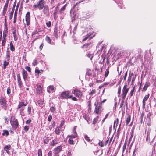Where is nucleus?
I'll list each match as a JSON object with an SVG mask.
<instances>
[{
  "label": "nucleus",
  "mask_w": 156,
  "mask_h": 156,
  "mask_svg": "<svg viewBox=\"0 0 156 156\" xmlns=\"http://www.w3.org/2000/svg\"><path fill=\"white\" fill-rule=\"evenodd\" d=\"M7 102L6 99L4 97H1L0 98V104L2 106V108H4L5 110H6L7 106Z\"/></svg>",
  "instance_id": "4"
},
{
  "label": "nucleus",
  "mask_w": 156,
  "mask_h": 156,
  "mask_svg": "<svg viewBox=\"0 0 156 156\" xmlns=\"http://www.w3.org/2000/svg\"><path fill=\"white\" fill-rule=\"evenodd\" d=\"M73 135L72 134V135H68V137H69L70 138H71V139L72 138H75L77 137V134L76 132V131H75V129H74L73 130Z\"/></svg>",
  "instance_id": "17"
},
{
  "label": "nucleus",
  "mask_w": 156,
  "mask_h": 156,
  "mask_svg": "<svg viewBox=\"0 0 156 156\" xmlns=\"http://www.w3.org/2000/svg\"><path fill=\"white\" fill-rule=\"evenodd\" d=\"M7 8H4L3 10L2 15L4 16H5V14L6 13V12L7 10Z\"/></svg>",
  "instance_id": "40"
},
{
  "label": "nucleus",
  "mask_w": 156,
  "mask_h": 156,
  "mask_svg": "<svg viewBox=\"0 0 156 156\" xmlns=\"http://www.w3.org/2000/svg\"><path fill=\"white\" fill-rule=\"evenodd\" d=\"M46 24L47 26L48 27H50L51 26V21H49L47 23H46Z\"/></svg>",
  "instance_id": "52"
},
{
  "label": "nucleus",
  "mask_w": 156,
  "mask_h": 156,
  "mask_svg": "<svg viewBox=\"0 0 156 156\" xmlns=\"http://www.w3.org/2000/svg\"><path fill=\"white\" fill-rule=\"evenodd\" d=\"M9 1V0H6V2L4 5V8L7 9Z\"/></svg>",
  "instance_id": "44"
},
{
  "label": "nucleus",
  "mask_w": 156,
  "mask_h": 156,
  "mask_svg": "<svg viewBox=\"0 0 156 156\" xmlns=\"http://www.w3.org/2000/svg\"><path fill=\"white\" fill-rule=\"evenodd\" d=\"M29 129V128L27 126H25L24 127V130L26 131H27Z\"/></svg>",
  "instance_id": "51"
},
{
  "label": "nucleus",
  "mask_w": 156,
  "mask_h": 156,
  "mask_svg": "<svg viewBox=\"0 0 156 156\" xmlns=\"http://www.w3.org/2000/svg\"><path fill=\"white\" fill-rule=\"evenodd\" d=\"M66 4L63 7H62L60 10V13H62V11H64L66 7Z\"/></svg>",
  "instance_id": "39"
},
{
  "label": "nucleus",
  "mask_w": 156,
  "mask_h": 156,
  "mask_svg": "<svg viewBox=\"0 0 156 156\" xmlns=\"http://www.w3.org/2000/svg\"><path fill=\"white\" fill-rule=\"evenodd\" d=\"M43 72V70H39L38 69H36L35 73H37L38 74L42 73Z\"/></svg>",
  "instance_id": "35"
},
{
  "label": "nucleus",
  "mask_w": 156,
  "mask_h": 156,
  "mask_svg": "<svg viewBox=\"0 0 156 156\" xmlns=\"http://www.w3.org/2000/svg\"><path fill=\"white\" fill-rule=\"evenodd\" d=\"M44 100L43 99H40L38 101V103L39 104L41 105H42L44 104Z\"/></svg>",
  "instance_id": "37"
},
{
  "label": "nucleus",
  "mask_w": 156,
  "mask_h": 156,
  "mask_svg": "<svg viewBox=\"0 0 156 156\" xmlns=\"http://www.w3.org/2000/svg\"><path fill=\"white\" fill-rule=\"evenodd\" d=\"M61 96L62 97L65 98H71L72 97V95H70L68 91H66L63 92Z\"/></svg>",
  "instance_id": "9"
},
{
  "label": "nucleus",
  "mask_w": 156,
  "mask_h": 156,
  "mask_svg": "<svg viewBox=\"0 0 156 156\" xmlns=\"http://www.w3.org/2000/svg\"><path fill=\"white\" fill-rule=\"evenodd\" d=\"M52 119V117L51 115H50L48 118V120L49 122H50Z\"/></svg>",
  "instance_id": "56"
},
{
  "label": "nucleus",
  "mask_w": 156,
  "mask_h": 156,
  "mask_svg": "<svg viewBox=\"0 0 156 156\" xmlns=\"http://www.w3.org/2000/svg\"><path fill=\"white\" fill-rule=\"evenodd\" d=\"M36 91L37 94H41L43 92L42 88L41 85L39 84H37L36 85Z\"/></svg>",
  "instance_id": "8"
},
{
  "label": "nucleus",
  "mask_w": 156,
  "mask_h": 156,
  "mask_svg": "<svg viewBox=\"0 0 156 156\" xmlns=\"http://www.w3.org/2000/svg\"><path fill=\"white\" fill-rule=\"evenodd\" d=\"M13 35L14 39L15 41H16L17 40L18 38L16 34H15Z\"/></svg>",
  "instance_id": "55"
},
{
  "label": "nucleus",
  "mask_w": 156,
  "mask_h": 156,
  "mask_svg": "<svg viewBox=\"0 0 156 156\" xmlns=\"http://www.w3.org/2000/svg\"><path fill=\"white\" fill-rule=\"evenodd\" d=\"M58 143V141L56 140H53L51 142V145L52 146H55Z\"/></svg>",
  "instance_id": "26"
},
{
  "label": "nucleus",
  "mask_w": 156,
  "mask_h": 156,
  "mask_svg": "<svg viewBox=\"0 0 156 156\" xmlns=\"http://www.w3.org/2000/svg\"><path fill=\"white\" fill-rule=\"evenodd\" d=\"M38 156H42V152L41 149H39L38 151Z\"/></svg>",
  "instance_id": "43"
},
{
  "label": "nucleus",
  "mask_w": 156,
  "mask_h": 156,
  "mask_svg": "<svg viewBox=\"0 0 156 156\" xmlns=\"http://www.w3.org/2000/svg\"><path fill=\"white\" fill-rule=\"evenodd\" d=\"M150 130H148L147 131V137L146 138V140L147 141L148 139H149L150 138Z\"/></svg>",
  "instance_id": "38"
},
{
  "label": "nucleus",
  "mask_w": 156,
  "mask_h": 156,
  "mask_svg": "<svg viewBox=\"0 0 156 156\" xmlns=\"http://www.w3.org/2000/svg\"><path fill=\"white\" fill-rule=\"evenodd\" d=\"M62 149V146H59L57 147L55 149V153L58 154L60 152Z\"/></svg>",
  "instance_id": "18"
},
{
  "label": "nucleus",
  "mask_w": 156,
  "mask_h": 156,
  "mask_svg": "<svg viewBox=\"0 0 156 156\" xmlns=\"http://www.w3.org/2000/svg\"><path fill=\"white\" fill-rule=\"evenodd\" d=\"M6 56L8 57L7 60L8 61L9 59V57H10L9 54V51H8V52H7L6 53Z\"/></svg>",
  "instance_id": "59"
},
{
  "label": "nucleus",
  "mask_w": 156,
  "mask_h": 156,
  "mask_svg": "<svg viewBox=\"0 0 156 156\" xmlns=\"http://www.w3.org/2000/svg\"><path fill=\"white\" fill-rule=\"evenodd\" d=\"M14 9H12V10L11 12L10 13L9 17L10 20H11L12 18L13 15V13H14Z\"/></svg>",
  "instance_id": "31"
},
{
  "label": "nucleus",
  "mask_w": 156,
  "mask_h": 156,
  "mask_svg": "<svg viewBox=\"0 0 156 156\" xmlns=\"http://www.w3.org/2000/svg\"><path fill=\"white\" fill-rule=\"evenodd\" d=\"M124 100L125 99H123V98H122V102L120 104V107H122L123 104L124 103Z\"/></svg>",
  "instance_id": "61"
},
{
  "label": "nucleus",
  "mask_w": 156,
  "mask_h": 156,
  "mask_svg": "<svg viewBox=\"0 0 156 156\" xmlns=\"http://www.w3.org/2000/svg\"><path fill=\"white\" fill-rule=\"evenodd\" d=\"M85 140L88 142H90V139L89 138V137H88V136L87 135H86L85 136Z\"/></svg>",
  "instance_id": "47"
},
{
  "label": "nucleus",
  "mask_w": 156,
  "mask_h": 156,
  "mask_svg": "<svg viewBox=\"0 0 156 156\" xmlns=\"http://www.w3.org/2000/svg\"><path fill=\"white\" fill-rule=\"evenodd\" d=\"M27 112L29 114L31 112V108L30 106H28L27 108Z\"/></svg>",
  "instance_id": "50"
},
{
  "label": "nucleus",
  "mask_w": 156,
  "mask_h": 156,
  "mask_svg": "<svg viewBox=\"0 0 156 156\" xmlns=\"http://www.w3.org/2000/svg\"><path fill=\"white\" fill-rule=\"evenodd\" d=\"M96 92V90L95 89H94L92 90L91 92L89 93V94L90 96L93 95L94 94H95Z\"/></svg>",
  "instance_id": "34"
},
{
  "label": "nucleus",
  "mask_w": 156,
  "mask_h": 156,
  "mask_svg": "<svg viewBox=\"0 0 156 156\" xmlns=\"http://www.w3.org/2000/svg\"><path fill=\"white\" fill-rule=\"evenodd\" d=\"M98 145L102 147H103L104 146V144H103L102 141L99 142L98 143Z\"/></svg>",
  "instance_id": "58"
},
{
  "label": "nucleus",
  "mask_w": 156,
  "mask_h": 156,
  "mask_svg": "<svg viewBox=\"0 0 156 156\" xmlns=\"http://www.w3.org/2000/svg\"><path fill=\"white\" fill-rule=\"evenodd\" d=\"M7 30L4 31L3 33V39H6Z\"/></svg>",
  "instance_id": "29"
},
{
  "label": "nucleus",
  "mask_w": 156,
  "mask_h": 156,
  "mask_svg": "<svg viewBox=\"0 0 156 156\" xmlns=\"http://www.w3.org/2000/svg\"><path fill=\"white\" fill-rule=\"evenodd\" d=\"M45 4V0H39L37 4L33 5V8L34 9L38 8L39 10H41L44 7Z\"/></svg>",
  "instance_id": "1"
},
{
  "label": "nucleus",
  "mask_w": 156,
  "mask_h": 156,
  "mask_svg": "<svg viewBox=\"0 0 156 156\" xmlns=\"http://www.w3.org/2000/svg\"><path fill=\"white\" fill-rule=\"evenodd\" d=\"M127 72H126L125 73V75L123 77V78H124V80H126V76H127Z\"/></svg>",
  "instance_id": "63"
},
{
  "label": "nucleus",
  "mask_w": 156,
  "mask_h": 156,
  "mask_svg": "<svg viewBox=\"0 0 156 156\" xmlns=\"http://www.w3.org/2000/svg\"><path fill=\"white\" fill-rule=\"evenodd\" d=\"M109 73V69L108 67L106 69L105 72V76L107 77Z\"/></svg>",
  "instance_id": "30"
},
{
  "label": "nucleus",
  "mask_w": 156,
  "mask_h": 156,
  "mask_svg": "<svg viewBox=\"0 0 156 156\" xmlns=\"http://www.w3.org/2000/svg\"><path fill=\"white\" fill-rule=\"evenodd\" d=\"M98 116H97L94 118V120H93V124H95L97 123V121H98Z\"/></svg>",
  "instance_id": "41"
},
{
  "label": "nucleus",
  "mask_w": 156,
  "mask_h": 156,
  "mask_svg": "<svg viewBox=\"0 0 156 156\" xmlns=\"http://www.w3.org/2000/svg\"><path fill=\"white\" fill-rule=\"evenodd\" d=\"M135 87H133V89H132V90H131L130 93V97H131L133 95V93L134 92V90H135Z\"/></svg>",
  "instance_id": "42"
},
{
  "label": "nucleus",
  "mask_w": 156,
  "mask_h": 156,
  "mask_svg": "<svg viewBox=\"0 0 156 156\" xmlns=\"http://www.w3.org/2000/svg\"><path fill=\"white\" fill-rule=\"evenodd\" d=\"M94 105L96 106L94 111V112L98 114H100L101 112L100 109L101 107L98 105H96V103H95Z\"/></svg>",
  "instance_id": "12"
},
{
  "label": "nucleus",
  "mask_w": 156,
  "mask_h": 156,
  "mask_svg": "<svg viewBox=\"0 0 156 156\" xmlns=\"http://www.w3.org/2000/svg\"><path fill=\"white\" fill-rule=\"evenodd\" d=\"M90 34L89 35L88 34L87 35L86 37L83 40V41H86L87 39H88V38L90 36Z\"/></svg>",
  "instance_id": "60"
},
{
  "label": "nucleus",
  "mask_w": 156,
  "mask_h": 156,
  "mask_svg": "<svg viewBox=\"0 0 156 156\" xmlns=\"http://www.w3.org/2000/svg\"><path fill=\"white\" fill-rule=\"evenodd\" d=\"M129 89L127 87V85L125 84L122 90V98L125 99L126 96L128 92Z\"/></svg>",
  "instance_id": "5"
},
{
  "label": "nucleus",
  "mask_w": 156,
  "mask_h": 156,
  "mask_svg": "<svg viewBox=\"0 0 156 156\" xmlns=\"http://www.w3.org/2000/svg\"><path fill=\"white\" fill-rule=\"evenodd\" d=\"M60 129H58V128H57L55 130V133L56 134L59 135L60 133Z\"/></svg>",
  "instance_id": "46"
},
{
  "label": "nucleus",
  "mask_w": 156,
  "mask_h": 156,
  "mask_svg": "<svg viewBox=\"0 0 156 156\" xmlns=\"http://www.w3.org/2000/svg\"><path fill=\"white\" fill-rule=\"evenodd\" d=\"M68 142L70 144L74 145V144L73 140L71 138H69L68 141Z\"/></svg>",
  "instance_id": "32"
},
{
  "label": "nucleus",
  "mask_w": 156,
  "mask_h": 156,
  "mask_svg": "<svg viewBox=\"0 0 156 156\" xmlns=\"http://www.w3.org/2000/svg\"><path fill=\"white\" fill-rule=\"evenodd\" d=\"M9 62H7L6 61H4L3 63V68L4 69H6L7 66L9 65Z\"/></svg>",
  "instance_id": "24"
},
{
  "label": "nucleus",
  "mask_w": 156,
  "mask_h": 156,
  "mask_svg": "<svg viewBox=\"0 0 156 156\" xmlns=\"http://www.w3.org/2000/svg\"><path fill=\"white\" fill-rule=\"evenodd\" d=\"M31 122V120L29 119L27 120L26 122V123L27 124H29Z\"/></svg>",
  "instance_id": "62"
},
{
  "label": "nucleus",
  "mask_w": 156,
  "mask_h": 156,
  "mask_svg": "<svg viewBox=\"0 0 156 156\" xmlns=\"http://www.w3.org/2000/svg\"><path fill=\"white\" fill-rule=\"evenodd\" d=\"M9 134V132L8 131L6 130H3V133H2V135L3 136L6 135L7 136Z\"/></svg>",
  "instance_id": "28"
},
{
  "label": "nucleus",
  "mask_w": 156,
  "mask_h": 156,
  "mask_svg": "<svg viewBox=\"0 0 156 156\" xmlns=\"http://www.w3.org/2000/svg\"><path fill=\"white\" fill-rule=\"evenodd\" d=\"M17 16V12H16V11H15V12L14 17L13 23H15L16 21Z\"/></svg>",
  "instance_id": "27"
},
{
  "label": "nucleus",
  "mask_w": 156,
  "mask_h": 156,
  "mask_svg": "<svg viewBox=\"0 0 156 156\" xmlns=\"http://www.w3.org/2000/svg\"><path fill=\"white\" fill-rule=\"evenodd\" d=\"M11 92V89L9 87H8L7 90V93L8 95L10 94Z\"/></svg>",
  "instance_id": "48"
},
{
  "label": "nucleus",
  "mask_w": 156,
  "mask_h": 156,
  "mask_svg": "<svg viewBox=\"0 0 156 156\" xmlns=\"http://www.w3.org/2000/svg\"><path fill=\"white\" fill-rule=\"evenodd\" d=\"M87 56L89 58H90V59L91 60H92V58H93V54H92L90 53H88L87 55Z\"/></svg>",
  "instance_id": "33"
},
{
  "label": "nucleus",
  "mask_w": 156,
  "mask_h": 156,
  "mask_svg": "<svg viewBox=\"0 0 156 156\" xmlns=\"http://www.w3.org/2000/svg\"><path fill=\"white\" fill-rule=\"evenodd\" d=\"M17 80L18 83L19 87L21 88L22 84V82L21 81V77L20 75L19 74H18L17 75Z\"/></svg>",
  "instance_id": "15"
},
{
  "label": "nucleus",
  "mask_w": 156,
  "mask_h": 156,
  "mask_svg": "<svg viewBox=\"0 0 156 156\" xmlns=\"http://www.w3.org/2000/svg\"><path fill=\"white\" fill-rule=\"evenodd\" d=\"M55 108L53 106L51 107L50 108V111L51 113H54L55 112Z\"/></svg>",
  "instance_id": "36"
},
{
  "label": "nucleus",
  "mask_w": 156,
  "mask_h": 156,
  "mask_svg": "<svg viewBox=\"0 0 156 156\" xmlns=\"http://www.w3.org/2000/svg\"><path fill=\"white\" fill-rule=\"evenodd\" d=\"M45 40L49 43H51V39L48 36H46L45 38Z\"/></svg>",
  "instance_id": "25"
},
{
  "label": "nucleus",
  "mask_w": 156,
  "mask_h": 156,
  "mask_svg": "<svg viewBox=\"0 0 156 156\" xmlns=\"http://www.w3.org/2000/svg\"><path fill=\"white\" fill-rule=\"evenodd\" d=\"M87 103L88 106L89 107V108L90 109L91 107V103L90 101V100L89 101H88Z\"/></svg>",
  "instance_id": "57"
},
{
  "label": "nucleus",
  "mask_w": 156,
  "mask_h": 156,
  "mask_svg": "<svg viewBox=\"0 0 156 156\" xmlns=\"http://www.w3.org/2000/svg\"><path fill=\"white\" fill-rule=\"evenodd\" d=\"M149 97V94L146 95L143 100V108H145V101L148 99Z\"/></svg>",
  "instance_id": "13"
},
{
  "label": "nucleus",
  "mask_w": 156,
  "mask_h": 156,
  "mask_svg": "<svg viewBox=\"0 0 156 156\" xmlns=\"http://www.w3.org/2000/svg\"><path fill=\"white\" fill-rule=\"evenodd\" d=\"M92 43L91 42L87 43L83 45L82 47V48H83L84 51H86L92 46Z\"/></svg>",
  "instance_id": "10"
},
{
  "label": "nucleus",
  "mask_w": 156,
  "mask_h": 156,
  "mask_svg": "<svg viewBox=\"0 0 156 156\" xmlns=\"http://www.w3.org/2000/svg\"><path fill=\"white\" fill-rule=\"evenodd\" d=\"M131 120V116L130 115H129L127 118L126 120V126H127L130 122Z\"/></svg>",
  "instance_id": "22"
},
{
  "label": "nucleus",
  "mask_w": 156,
  "mask_h": 156,
  "mask_svg": "<svg viewBox=\"0 0 156 156\" xmlns=\"http://www.w3.org/2000/svg\"><path fill=\"white\" fill-rule=\"evenodd\" d=\"M150 83L148 82H146V83L145 84L143 89L144 91H145L147 90V87L149 86L150 85Z\"/></svg>",
  "instance_id": "21"
},
{
  "label": "nucleus",
  "mask_w": 156,
  "mask_h": 156,
  "mask_svg": "<svg viewBox=\"0 0 156 156\" xmlns=\"http://www.w3.org/2000/svg\"><path fill=\"white\" fill-rule=\"evenodd\" d=\"M10 49L12 51H14L15 50V48L13 45L12 42H10Z\"/></svg>",
  "instance_id": "23"
},
{
  "label": "nucleus",
  "mask_w": 156,
  "mask_h": 156,
  "mask_svg": "<svg viewBox=\"0 0 156 156\" xmlns=\"http://www.w3.org/2000/svg\"><path fill=\"white\" fill-rule=\"evenodd\" d=\"M43 9V14L47 16H48L49 14L48 6V5H45Z\"/></svg>",
  "instance_id": "7"
},
{
  "label": "nucleus",
  "mask_w": 156,
  "mask_h": 156,
  "mask_svg": "<svg viewBox=\"0 0 156 156\" xmlns=\"http://www.w3.org/2000/svg\"><path fill=\"white\" fill-rule=\"evenodd\" d=\"M22 75L24 81L26 80L27 78V73L26 71L23 69L22 72Z\"/></svg>",
  "instance_id": "14"
},
{
  "label": "nucleus",
  "mask_w": 156,
  "mask_h": 156,
  "mask_svg": "<svg viewBox=\"0 0 156 156\" xmlns=\"http://www.w3.org/2000/svg\"><path fill=\"white\" fill-rule=\"evenodd\" d=\"M6 39H3L2 40V46L5 45L6 42Z\"/></svg>",
  "instance_id": "49"
},
{
  "label": "nucleus",
  "mask_w": 156,
  "mask_h": 156,
  "mask_svg": "<svg viewBox=\"0 0 156 156\" xmlns=\"http://www.w3.org/2000/svg\"><path fill=\"white\" fill-rule=\"evenodd\" d=\"M59 33V32L58 31L57 28H55L54 29V36L56 38H57L58 33Z\"/></svg>",
  "instance_id": "19"
},
{
  "label": "nucleus",
  "mask_w": 156,
  "mask_h": 156,
  "mask_svg": "<svg viewBox=\"0 0 156 156\" xmlns=\"http://www.w3.org/2000/svg\"><path fill=\"white\" fill-rule=\"evenodd\" d=\"M73 93L76 97H78L79 98H81L82 96V93L80 90H74Z\"/></svg>",
  "instance_id": "6"
},
{
  "label": "nucleus",
  "mask_w": 156,
  "mask_h": 156,
  "mask_svg": "<svg viewBox=\"0 0 156 156\" xmlns=\"http://www.w3.org/2000/svg\"><path fill=\"white\" fill-rule=\"evenodd\" d=\"M90 72L91 71L90 69H87L86 72V74L88 76H90L91 75Z\"/></svg>",
  "instance_id": "45"
},
{
  "label": "nucleus",
  "mask_w": 156,
  "mask_h": 156,
  "mask_svg": "<svg viewBox=\"0 0 156 156\" xmlns=\"http://www.w3.org/2000/svg\"><path fill=\"white\" fill-rule=\"evenodd\" d=\"M11 147V145L9 144L5 145L4 147V149L6 151V153L8 154H10L9 150L10 149Z\"/></svg>",
  "instance_id": "16"
},
{
  "label": "nucleus",
  "mask_w": 156,
  "mask_h": 156,
  "mask_svg": "<svg viewBox=\"0 0 156 156\" xmlns=\"http://www.w3.org/2000/svg\"><path fill=\"white\" fill-rule=\"evenodd\" d=\"M25 69L27 70L28 72H31V68L28 66L25 67Z\"/></svg>",
  "instance_id": "54"
},
{
  "label": "nucleus",
  "mask_w": 156,
  "mask_h": 156,
  "mask_svg": "<svg viewBox=\"0 0 156 156\" xmlns=\"http://www.w3.org/2000/svg\"><path fill=\"white\" fill-rule=\"evenodd\" d=\"M25 17L27 25L28 26L30 24V13L29 12L27 13Z\"/></svg>",
  "instance_id": "11"
},
{
  "label": "nucleus",
  "mask_w": 156,
  "mask_h": 156,
  "mask_svg": "<svg viewBox=\"0 0 156 156\" xmlns=\"http://www.w3.org/2000/svg\"><path fill=\"white\" fill-rule=\"evenodd\" d=\"M37 64V61L35 59L34 60L32 63V65L34 66H35Z\"/></svg>",
  "instance_id": "53"
},
{
  "label": "nucleus",
  "mask_w": 156,
  "mask_h": 156,
  "mask_svg": "<svg viewBox=\"0 0 156 156\" xmlns=\"http://www.w3.org/2000/svg\"><path fill=\"white\" fill-rule=\"evenodd\" d=\"M10 122L13 128L16 129L18 127L19 123L17 120L13 116H12L10 120Z\"/></svg>",
  "instance_id": "3"
},
{
  "label": "nucleus",
  "mask_w": 156,
  "mask_h": 156,
  "mask_svg": "<svg viewBox=\"0 0 156 156\" xmlns=\"http://www.w3.org/2000/svg\"><path fill=\"white\" fill-rule=\"evenodd\" d=\"M27 104L28 103L27 102H23L21 101L19 102V103L16 109L17 110L20 109V114L22 115H24V113L23 112V110H24V107L27 106Z\"/></svg>",
  "instance_id": "2"
},
{
  "label": "nucleus",
  "mask_w": 156,
  "mask_h": 156,
  "mask_svg": "<svg viewBox=\"0 0 156 156\" xmlns=\"http://www.w3.org/2000/svg\"><path fill=\"white\" fill-rule=\"evenodd\" d=\"M43 46H44V44H43V43H42L40 46V47H39V49H40V50H41L43 48Z\"/></svg>",
  "instance_id": "64"
},
{
  "label": "nucleus",
  "mask_w": 156,
  "mask_h": 156,
  "mask_svg": "<svg viewBox=\"0 0 156 156\" xmlns=\"http://www.w3.org/2000/svg\"><path fill=\"white\" fill-rule=\"evenodd\" d=\"M54 90V88L52 86H50L48 87L47 89V91L50 93L51 91H53Z\"/></svg>",
  "instance_id": "20"
}]
</instances>
